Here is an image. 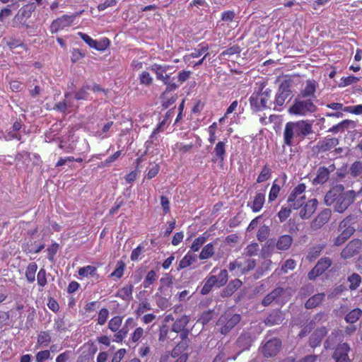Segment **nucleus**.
<instances>
[{
  "label": "nucleus",
  "mask_w": 362,
  "mask_h": 362,
  "mask_svg": "<svg viewBox=\"0 0 362 362\" xmlns=\"http://www.w3.org/2000/svg\"><path fill=\"white\" fill-rule=\"evenodd\" d=\"M356 192L354 190L345 192L344 185L338 184L326 193L325 202L327 206L334 204V211L341 214L354 202Z\"/></svg>",
  "instance_id": "obj_1"
},
{
  "label": "nucleus",
  "mask_w": 362,
  "mask_h": 362,
  "mask_svg": "<svg viewBox=\"0 0 362 362\" xmlns=\"http://www.w3.org/2000/svg\"><path fill=\"white\" fill-rule=\"evenodd\" d=\"M312 124L307 120L288 122L284 130V146H293L296 141H300L308 135L313 134Z\"/></svg>",
  "instance_id": "obj_2"
},
{
  "label": "nucleus",
  "mask_w": 362,
  "mask_h": 362,
  "mask_svg": "<svg viewBox=\"0 0 362 362\" xmlns=\"http://www.w3.org/2000/svg\"><path fill=\"white\" fill-rule=\"evenodd\" d=\"M267 82L262 81L259 84L258 90L250 97V107L254 112H259L270 108L272 104V90L267 88Z\"/></svg>",
  "instance_id": "obj_3"
},
{
  "label": "nucleus",
  "mask_w": 362,
  "mask_h": 362,
  "mask_svg": "<svg viewBox=\"0 0 362 362\" xmlns=\"http://www.w3.org/2000/svg\"><path fill=\"white\" fill-rule=\"evenodd\" d=\"M317 110L315 100L297 95L293 105L289 107L288 112L291 115L306 116L315 112Z\"/></svg>",
  "instance_id": "obj_4"
},
{
  "label": "nucleus",
  "mask_w": 362,
  "mask_h": 362,
  "mask_svg": "<svg viewBox=\"0 0 362 362\" xmlns=\"http://www.w3.org/2000/svg\"><path fill=\"white\" fill-rule=\"evenodd\" d=\"M240 320V315L234 313L231 310H227L219 317L216 325L219 327L221 334L226 335L230 332Z\"/></svg>",
  "instance_id": "obj_5"
},
{
  "label": "nucleus",
  "mask_w": 362,
  "mask_h": 362,
  "mask_svg": "<svg viewBox=\"0 0 362 362\" xmlns=\"http://www.w3.org/2000/svg\"><path fill=\"white\" fill-rule=\"evenodd\" d=\"M305 189L306 185L304 183H300L293 189L287 199V202L291 208L297 210L304 205L305 202L304 194Z\"/></svg>",
  "instance_id": "obj_6"
},
{
  "label": "nucleus",
  "mask_w": 362,
  "mask_h": 362,
  "mask_svg": "<svg viewBox=\"0 0 362 362\" xmlns=\"http://www.w3.org/2000/svg\"><path fill=\"white\" fill-rule=\"evenodd\" d=\"M83 11L76 12L71 15L64 14L54 20L50 25V32L52 33H57L65 28L70 27L73 24L76 18L81 16Z\"/></svg>",
  "instance_id": "obj_7"
},
{
  "label": "nucleus",
  "mask_w": 362,
  "mask_h": 362,
  "mask_svg": "<svg viewBox=\"0 0 362 362\" xmlns=\"http://www.w3.org/2000/svg\"><path fill=\"white\" fill-rule=\"evenodd\" d=\"M36 6L34 3L27 4L22 6L15 16L13 19V27H18L19 23L25 28H29V25L27 23V20L31 17L33 12L35 10Z\"/></svg>",
  "instance_id": "obj_8"
},
{
  "label": "nucleus",
  "mask_w": 362,
  "mask_h": 362,
  "mask_svg": "<svg viewBox=\"0 0 362 362\" xmlns=\"http://www.w3.org/2000/svg\"><path fill=\"white\" fill-rule=\"evenodd\" d=\"M362 251V241L359 239H353L349 242L341 252V257L344 259L352 258Z\"/></svg>",
  "instance_id": "obj_9"
},
{
  "label": "nucleus",
  "mask_w": 362,
  "mask_h": 362,
  "mask_svg": "<svg viewBox=\"0 0 362 362\" xmlns=\"http://www.w3.org/2000/svg\"><path fill=\"white\" fill-rule=\"evenodd\" d=\"M350 351L351 347L347 342L339 343L334 350L332 358L334 362H351L349 356Z\"/></svg>",
  "instance_id": "obj_10"
},
{
  "label": "nucleus",
  "mask_w": 362,
  "mask_h": 362,
  "mask_svg": "<svg viewBox=\"0 0 362 362\" xmlns=\"http://www.w3.org/2000/svg\"><path fill=\"white\" fill-rule=\"evenodd\" d=\"M330 258L325 257L320 258L316 265L309 272L308 277L310 280H314L316 277L322 275L332 265Z\"/></svg>",
  "instance_id": "obj_11"
},
{
  "label": "nucleus",
  "mask_w": 362,
  "mask_h": 362,
  "mask_svg": "<svg viewBox=\"0 0 362 362\" xmlns=\"http://www.w3.org/2000/svg\"><path fill=\"white\" fill-rule=\"evenodd\" d=\"M137 323L133 317H128L124 324L120 327L117 333L113 336V341L122 344L124 339L127 337L129 329L136 327Z\"/></svg>",
  "instance_id": "obj_12"
},
{
  "label": "nucleus",
  "mask_w": 362,
  "mask_h": 362,
  "mask_svg": "<svg viewBox=\"0 0 362 362\" xmlns=\"http://www.w3.org/2000/svg\"><path fill=\"white\" fill-rule=\"evenodd\" d=\"M281 347V341L278 338H273L267 341L262 347V352L264 357L276 356Z\"/></svg>",
  "instance_id": "obj_13"
},
{
  "label": "nucleus",
  "mask_w": 362,
  "mask_h": 362,
  "mask_svg": "<svg viewBox=\"0 0 362 362\" xmlns=\"http://www.w3.org/2000/svg\"><path fill=\"white\" fill-rule=\"evenodd\" d=\"M78 36L91 48L98 51L105 49L110 45V40L107 37H104L101 43H98L97 40L91 38L88 35L79 32Z\"/></svg>",
  "instance_id": "obj_14"
},
{
  "label": "nucleus",
  "mask_w": 362,
  "mask_h": 362,
  "mask_svg": "<svg viewBox=\"0 0 362 362\" xmlns=\"http://www.w3.org/2000/svg\"><path fill=\"white\" fill-rule=\"evenodd\" d=\"M291 93L290 85L287 82L282 83L279 86V92L276 94L274 104L278 106L284 105Z\"/></svg>",
  "instance_id": "obj_15"
},
{
  "label": "nucleus",
  "mask_w": 362,
  "mask_h": 362,
  "mask_svg": "<svg viewBox=\"0 0 362 362\" xmlns=\"http://www.w3.org/2000/svg\"><path fill=\"white\" fill-rule=\"evenodd\" d=\"M228 142L227 139H224L223 141H219L216 143L214 149V157L212 158V162L216 163L218 161L220 163H223L226 156V144Z\"/></svg>",
  "instance_id": "obj_16"
},
{
  "label": "nucleus",
  "mask_w": 362,
  "mask_h": 362,
  "mask_svg": "<svg viewBox=\"0 0 362 362\" xmlns=\"http://www.w3.org/2000/svg\"><path fill=\"white\" fill-rule=\"evenodd\" d=\"M304 204L299 212V216L302 219H308L315 213L318 202L316 199H312Z\"/></svg>",
  "instance_id": "obj_17"
},
{
  "label": "nucleus",
  "mask_w": 362,
  "mask_h": 362,
  "mask_svg": "<svg viewBox=\"0 0 362 362\" xmlns=\"http://www.w3.org/2000/svg\"><path fill=\"white\" fill-rule=\"evenodd\" d=\"M327 329L322 326L317 328L309 339V344L310 346L315 348L320 345L322 339L327 334Z\"/></svg>",
  "instance_id": "obj_18"
},
{
  "label": "nucleus",
  "mask_w": 362,
  "mask_h": 362,
  "mask_svg": "<svg viewBox=\"0 0 362 362\" xmlns=\"http://www.w3.org/2000/svg\"><path fill=\"white\" fill-rule=\"evenodd\" d=\"M332 211L329 209H323L313 221L312 228L314 229L320 228L328 222L331 217Z\"/></svg>",
  "instance_id": "obj_19"
},
{
  "label": "nucleus",
  "mask_w": 362,
  "mask_h": 362,
  "mask_svg": "<svg viewBox=\"0 0 362 362\" xmlns=\"http://www.w3.org/2000/svg\"><path fill=\"white\" fill-rule=\"evenodd\" d=\"M209 46L206 42H202L198 45L197 47L194 49L193 52L190 54H186L183 57V61L185 63L189 62L192 58H197L202 55H204L205 53H208Z\"/></svg>",
  "instance_id": "obj_20"
},
{
  "label": "nucleus",
  "mask_w": 362,
  "mask_h": 362,
  "mask_svg": "<svg viewBox=\"0 0 362 362\" xmlns=\"http://www.w3.org/2000/svg\"><path fill=\"white\" fill-rule=\"evenodd\" d=\"M316 82L314 80H308L305 88L298 95L306 98H312L316 100Z\"/></svg>",
  "instance_id": "obj_21"
},
{
  "label": "nucleus",
  "mask_w": 362,
  "mask_h": 362,
  "mask_svg": "<svg viewBox=\"0 0 362 362\" xmlns=\"http://www.w3.org/2000/svg\"><path fill=\"white\" fill-rule=\"evenodd\" d=\"M284 293V289L281 287H277L268 293L262 300V304L264 306H268L274 301H279V298Z\"/></svg>",
  "instance_id": "obj_22"
},
{
  "label": "nucleus",
  "mask_w": 362,
  "mask_h": 362,
  "mask_svg": "<svg viewBox=\"0 0 362 362\" xmlns=\"http://www.w3.org/2000/svg\"><path fill=\"white\" fill-rule=\"evenodd\" d=\"M265 202V194L262 192H257L254 197L253 201L248 203L247 206L250 207L255 213L259 212L262 209Z\"/></svg>",
  "instance_id": "obj_23"
},
{
  "label": "nucleus",
  "mask_w": 362,
  "mask_h": 362,
  "mask_svg": "<svg viewBox=\"0 0 362 362\" xmlns=\"http://www.w3.org/2000/svg\"><path fill=\"white\" fill-rule=\"evenodd\" d=\"M325 317V315L324 313H317L313 319L310 320L309 322V325L304 327L301 331L299 332V337L303 338L305 337L313 328L314 325H315L316 322H320L322 320H323Z\"/></svg>",
  "instance_id": "obj_24"
},
{
  "label": "nucleus",
  "mask_w": 362,
  "mask_h": 362,
  "mask_svg": "<svg viewBox=\"0 0 362 362\" xmlns=\"http://www.w3.org/2000/svg\"><path fill=\"white\" fill-rule=\"evenodd\" d=\"M146 333L141 327H136L130 334L127 344L129 345L139 344L144 338Z\"/></svg>",
  "instance_id": "obj_25"
},
{
  "label": "nucleus",
  "mask_w": 362,
  "mask_h": 362,
  "mask_svg": "<svg viewBox=\"0 0 362 362\" xmlns=\"http://www.w3.org/2000/svg\"><path fill=\"white\" fill-rule=\"evenodd\" d=\"M293 241V238L291 235H282L279 237L276 243V247L281 251L287 250L291 246Z\"/></svg>",
  "instance_id": "obj_26"
},
{
  "label": "nucleus",
  "mask_w": 362,
  "mask_h": 362,
  "mask_svg": "<svg viewBox=\"0 0 362 362\" xmlns=\"http://www.w3.org/2000/svg\"><path fill=\"white\" fill-rule=\"evenodd\" d=\"M325 298V293H318L309 298L305 303L307 309H313L319 306Z\"/></svg>",
  "instance_id": "obj_27"
},
{
  "label": "nucleus",
  "mask_w": 362,
  "mask_h": 362,
  "mask_svg": "<svg viewBox=\"0 0 362 362\" xmlns=\"http://www.w3.org/2000/svg\"><path fill=\"white\" fill-rule=\"evenodd\" d=\"M209 238V234L207 232H204L199 237L195 238L190 246V252L194 254V252H198L206 242Z\"/></svg>",
  "instance_id": "obj_28"
},
{
  "label": "nucleus",
  "mask_w": 362,
  "mask_h": 362,
  "mask_svg": "<svg viewBox=\"0 0 362 362\" xmlns=\"http://www.w3.org/2000/svg\"><path fill=\"white\" fill-rule=\"evenodd\" d=\"M329 177V171L326 167H320L317 171L316 177L313 180L315 185H323Z\"/></svg>",
  "instance_id": "obj_29"
},
{
  "label": "nucleus",
  "mask_w": 362,
  "mask_h": 362,
  "mask_svg": "<svg viewBox=\"0 0 362 362\" xmlns=\"http://www.w3.org/2000/svg\"><path fill=\"white\" fill-rule=\"evenodd\" d=\"M172 90H165L161 94L162 106L165 108H168L172 105L177 98V94L172 93Z\"/></svg>",
  "instance_id": "obj_30"
},
{
  "label": "nucleus",
  "mask_w": 362,
  "mask_h": 362,
  "mask_svg": "<svg viewBox=\"0 0 362 362\" xmlns=\"http://www.w3.org/2000/svg\"><path fill=\"white\" fill-rule=\"evenodd\" d=\"M52 341L51 335L48 331L40 332L37 337V342L35 346L36 349L47 347Z\"/></svg>",
  "instance_id": "obj_31"
},
{
  "label": "nucleus",
  "mask_w": 362,
  "mask_h": 362,
  "mask_svg": "<svg viewBox=\"0 0 362 362\" xmlns=\"http://www.w3.org/2000/svg\"><path fill=\"white\" fill-rule=\"evenodd\" d=\"M197 261V255L188 251L187 253L182 257V259L180 261L177 269L178 271L181 269H184L192 264H194Z\"/></svg>",
  "instance_id": "obj_32"
},
{
  "label": "nucleus",
  "mask_w": 362,
  "mask_h": 362,
  "mask_svg": "<svg viewBox=\"0 0 362 362\" xmlns=\"http://www.w3.org/2000/svg\"><path fill=\"white\" fill-rule=\"evenodd\" d=\"M133 288L132 284L126 285L117 291L115 296L129 302L132 298Z\"/></svg>",
  "instance_id": "obj_33"
},
{
  "label": "nucleus",
  "mask_w": 362,
  "mask_h": 362,
  "mask_svg": "<svg viewBox=\"0 0 362 362\" xmlns=\"http://www.w3.org/2000/svg\"><path fill=\"white\" fill-rule=\"evenodd\" d=\"M189 318L187 315H183L177 318L172 325V331L175 333H179L183 329H187L186 326L189 323Z\"/></svg>",
  "instance_id": "obj_34"
},
{
  "label": "nucleus",
  "mask_w": 362,
  "mask_h": 362,
  "mask_svg": "<svg viewBox=\"0 0 362 362\" xmlns=\"http://www.w3.org/2000/svg\"><path fill=\"white\" fill-rule=\"evenodd\" d=\"M243 282L238 279L231 280L223 291L224 296H232L241 286Z\"/></svg>",
  "instance_id": "obj_35"
},
{
  "label": "nucleus",
  "mask_w": 362,
  "mask_h": 362,
  "mask_svg": "<svg viewBox=\"0 0 362 362\" xmlns=\"http://www.w3.org/2000/svg\"><path fill=\"white\" fill-rule=\"evenodd\" d=\"M325 247V245L324 244H318L310 247L308 250L306 259L310 262L315 260L320 255Z\"/></svg>",
  "instance_id": "obj_36"
},
{
  "label": "nucleus",
  "mask_w": 362,
  "mask_h": 362,
  "mask_svg": "<svg viewBox=\"0 0 362 362\" xmlns=\"http://www.w3.org/2000/svg\"><path fill=\"white\" fill-rule=\"evenodd\" d=\"M215 254V248L214 243H209L205 245L199 255L201 260L208 259L212 257Z\"/></svg>",
  "instance_id": "obj_37"
},
{
  "label": "nucleus",
  "mask_w": 362,
  "mask_h": 362,
  "mask_svg": "<svg viewBox=\"0 0 362 362\" xmlns=\"http://www.w3.org/2000/svg\"><path fill=\"white\" fill-rule=\"evenodd\" d=\"M354 228L348 227L345 228L334 240V245L339 246L344 244L349 238L352 235Z\"/></svg>",
  "instance_id": "obj_38"
},
{
  "label": "nucleus",
  "mask_w": 362,
  "mask_h": 362,
  "mask_svg": "<svg viewBox=\"0 0 362 362\" xmlns=\"http://www.w3.org/2000/svg\"><path fill=\"white\" fill-rule=\"evenodd\" d=\"M252 337L249 333H243L238 338L237 344L243 350H246L252 346Z\"/></svg>",
  "instance_id": "obj_39"
},
{
  "label": "nucleus",
  "mask_w": 362,
  "mask_h": 362,
  "mask_svg": "<svg viewBox=\"0 0 362 362\" xmlns=\"http://www.w3.org/2000/svg\"><path fill=\"white\" fill-rule=\"evenodd\" d=\"M78 274L80 276L82 277H94L95 276L97 279L99 277V275L97 274V267L92 265H88L79 268L78 270Z\"/></svg>",
  "instance_id": "obj_40"
},
{
  "label": "nucleus",
  "mask_w": 362,
  "mask_h": 362,
  "mask_svg": "<svg viewBox=\"0 0 362 362\" xmlns=\"http://www.w3.org/2000/svg\"><path fill=\"white\" fill-rule=\"evenodd\" d=\"M123 322V316L115 315L113 316L108 322L107 328L115 334L117 333L118 329L122 327Z\"/></svg>",
  "instance_id": "obj_41"
},
{
  "label": "nucleus",
  "mask_w": 362,
  "mask_h": 362,
  "mask_svg": "<svg viewBox=\"0 0 362 362\" xmlns=\"http://www.w3.org/2000/svg\"><path fill=\"white\" fill-rule=\"evenodd\" d=\"M37 270V264L33 262L28 264L25 269V278L28 283H33L35 280V273Z\"/></svg>",
  "instance_id": "obj_42"
},
{
  "label": "nucleus",
  "mask_w": 362,
  "mask_h": 362,
  "mask_svg": "<svg viewBox=\"0 0 362 362\" xmlns=\"http://www.w3.org/2000/svg\"><path fill=\"white\" fill-rule=\"evenodd\" d=\"M169 68L170 66L166 64H153L151 66V70L155 73L156 79L158 81L163 78V75Z\"/></svg>",
  "instance_id": "obj_43"
},
{
  "label": "nucleus",
  "mask_w": 362,
  "mask_h": 362,
  "mask_svg": "<svg viewBox=\"0 0 362 362\" xmlns=\"http://www.w3.org/2000/svg\"><path fill=\"white\" fill-rule=\"evenodd\" d=\"M338 139L336 138H325L320 142L319 148L322 151H328L338 144Z\"/></svg>",
  "instance_id": "obj_44"
},
{
  "label": "nucleus",
  "mask_w": 362,
  "mask_h": 362,
  "mask_svg": "<svg viewBox=\"0 0 362 362\" xmlns=\"http://www.w3.org/2000/svg\"><path fill=\"white\" fill-rule=\"evenodd\" d=\"M210 278H214V284L217 287L224 286L228 281V272L226 269L221 270L218 276L211 275Z\"/></svg>",
  "instance_id": "obj_45"
},
{
  "label": "nucleus",
  "mask_w": 362,
  "mask_h": 362,
  "mask_svg": "<svg viewBox=\"0 0 362 362\" xmlns=\"http://www.w3.org/2000/svg\"><path fill=\"white\" fill-rule=\"evenodd\" d=\"M272 171L269 165H264L257 177V182L262 183L269 180L272 177Z\"/></svg>",
  "instance_id": "obj_46"
},
{
  "label": "nucleus",
  "mask_w": 362,
  "mask_h": 362,
  "mask_svg": "<svg viewBox=\"0 0 362 362\" xmlns=\"http://www.w3.org/2000/svg\"><path fill=\"white\" fill-rule=\"evenodd\" d=\"M362 315V310L360 308H354L351 310L344 317L347 323L354 324Z\"/></svg>",
  "instance_id": "obj_47"
},
{
  "label": "nucleus",
  "mask_w": 362,
  "mask_h": 362,
  "mask_svg": "<svg viewBox=\"0 0 362 362\" xmlns=\"http://www.w3.org/2000/svg\"><path fill=\"white\" fill-rule=\"evenodd\" d=\"M193 147V144H184L181 142H177L172 146V150L174 153H180L185 154L189 152Z\"/></svg>",
  "instance_id": "obj_48"
},
{
  "label": "nucleus",
  "mask_w": 362,
  "mask_h": 362,
  "mask_svg": "<svg viewBox=\"0 0 362 362\" xmlns=\"http://www.w3.org/2000/svg\"><path fill=\"white\" fill-rule=\"evenodd\" d=\"M281 191V186L278 184V180L276 179L274 180L272 183V186L270 189L269 193V197L268 201L269 202H272L275 201Z\"/></svg>",
  "instance_id": "obj_49"
},
{
  "label": "nucleus",
  "mask_w": 362,
  "mask_h": 362,
  "mask_svg": "<svg viewBox=\"0 0 362 362\" xmlns=\"http://www.w3.org/2000/svg\"><path fill=\"white\" fill-rule=\"evenodd\" d=\"M125 267L126 264L122 260L117 261L115 270L110 275V277L121 279L123 276Z\"/></svg>",
  "instance_id": "obj_50"
},
{
  "label": "nucleus",
  "mask_w": 362,
  "mask_h": 362,
  "mask_svg": "<svg viewBox=\"0 0 362 362\" xmlns=\"http://www.w3.org/2000/svg\"><path fill=\"white\" fill-rule=\"evenodd\" d=\"M110 312L107 308H103L98 313V317L96 319L97 325L103 326L104 325L109 317Z\"/></svg>",
  "instance_id": "obj_51"
},
{
  "label": "nucleus",
  "mask_w": 362,
  "mask_h": 362,
  "mask_svg": "<svg viewBox=\"0 0 362 362\" xmlns=\"http://www.w3.org/2000/svg\"><path fill=\"white\" fill-rule=\"evenodd\" d=\"M158 276L154 270H150L143 281V286L145 288H149L157 279Z\"/></svg>",
  "instance_id": "obj_52"
},
{
  "label": "nucleus",
  "mask_w": 362,
  "mask_h": 362,
  "mask_svg": "<svg viewBox=\"0 0 362 362\" xmlns=\"http://www.w3.org/2000/svg\"><path fill=\"white\" fill-rule=\"evenodd\" d=\"M282 322V318L281 314L277 312L272 313L268 315L267 317L265 322L267 325H279Z\"/></svg>",
  "instance_id": "obj_53"
},
{
  "label": "nucleus",
  "mask_w": 362,
  "mask_h": 362,
  "mask_svg": "<svg viewBox=\"0 0 362 362\" xmlns=\"http://www.w3.org/2000/svg\"><path fill=\"white\" fill-rule=\"evenodd\" d=\"M349 173L353 177H357L362 173V162L356 160L354 162L349 168Z\"/></svg>",
  "instance_id": "obj_54"
},
{
  "label": "nucleus",
  "mask_w": 362,
  "mask_h": 362,
  "mask_svg": "<svg viewBox=\"0 0 362 362\" xmlns=\"http://www.w3.org/2000/svg\"><path fill=\"white\" fill-rule=\"evenodd\" d=\"M348 281L349 282V288L351 290H355L359 286L361 282V278L359 274L354 273L349 276Z\"/></svg>",
  "instance_id": "obj_55"
},
{
  "label": "nucleus",
  "mask_w": 362,
  "mask_h": 362,
  "mask_svg": "<svg viewBox=\"0 0 362 362\" xmlns=\"http://www.w3.org/2000/svg\"><path fill=\"white\" fill-rule=\"evenodd\" d=\"M37 281L39 286L45 287L47 284V272L44 268H41L37 274Z\"/></svg>",
  "instance_id": "obj_56"
},
{
  "label": "nucleus",
  "mask_w": 362,
  "mask_h": 362,
  "mask_svg": "<svg viewBox=\"0 0 362 362\" xmlns=\"http://www.w3.org/2000/svg\"><path fill=\"white\" fill-rule=\"evenodd\" d=\"M256 266V261L252 259H247L244 262H242L241 274H245L252 269Z\"/></svg>",
  "instance_id": "obj_57"
},
{
  "label": "nucleus",
  "mask_w": 362,
  "mask_h": 362,
  "mask_svg": "<svg viewBox=\"0 0 362 362\" xmlns=\"http://www.w3.org/2000/svg\"><path fill=\"white\" fill-rule=\"evenodd\" d=\"M140 84L149 86L153 83V78L148 71H142L139 76Z\"/></svg>",
  "instance_id": "obj_58"
},
{
  "label": "nucleus",
  "mask_w": 362,
  "mask_h": 362,
  "mask_svg": "<svg viewBox=\"0 0 362 362\" xmlns=\"http://www.w3.org/2000/svg\"><path fill=\"white\" fill-rule=\"evenodd\" d=\"M214 279V278H210V276L206 279V281L201 289V293L202 295L208 294L211 291L213 287L216 286Z\"/></svg>",
  "instance_id": "obj_59"
},
{
  "label": "nucleus",
  "mask_w": 362,
  "mask_h": 362,
  "mask_svg": "<svg viewBox=\"0 0 362 362\" xmlns=\"http://www.w3.org/2000/svg\"><path fill=\"white\" fill-rule=\"evenodd\" d=\"M291 209L288 206H282L280 211L278 213V217L279 218L280 222H284L291 214Z\"/></svg>",
  "instance_id": "obj_60"
},
{
  "label": "nucleus",
  "mask_w": 362,
  "mask_h": 362,
  "mask_svg": "<svg viewBox=\"0 0 362 362\" xmlns=\"http://www.w3.org/2000/svg\"><path fill=\"white\" fill-rule=\"evenodd\" d=\"M35 358L36 362H44L51 358L50 351L47 349L40 351L35 354Z\"/></svg>",
  "instance_id": "obj_61"
},
{
  "label": "nucleus",
  "mask_w": 362,
  "mask_h": 362,
  "mask_svg": "<svg viewBox=\"0 0 362 362\" xmlns=\"http://www.w3.org/2000/svg\"><path fill=\"white\" fill-rule=\"evenodd\" d=\"M269 228L267 226H262L257 232V240L260 242H263L266 240V239L268 238L269 235Z\"/></svg>",
  "instance_id": "obj_62"
},
{
  "label": "nucleus",
  "mask_w": 362,
  "mask_h": 362,
  "mask_svg": "<svg viewBox=\"0 0 362 362\" xmlns=\"http://www.w3.org/2000/svg\"><path fill=\"white\" fill-rule=\"evenodd\" d=\"M150 310H151V304L148 301L144 300L139 304L138 308L135 311V313L137 316H141L145 312Z\"/></svg>",
  "instance_id": "obj_63"
},
{
  "label": "nucleus",
  "mask_w": 362,
  "mask_h": 362,
  "mask_svg": "<svg viewBox=\"0 0 362 362\" xmlns=\"http://www.w3.org/2000/svg\"><path fill=\"white\" fill-rule=\"evenodd\" d=\"M259 251V245L257 243H254L248 245L245 249V254L246 256L252 257L257 255Z\"/></svg>",
  "instance_id": "obj_64"
}]
</instances>
